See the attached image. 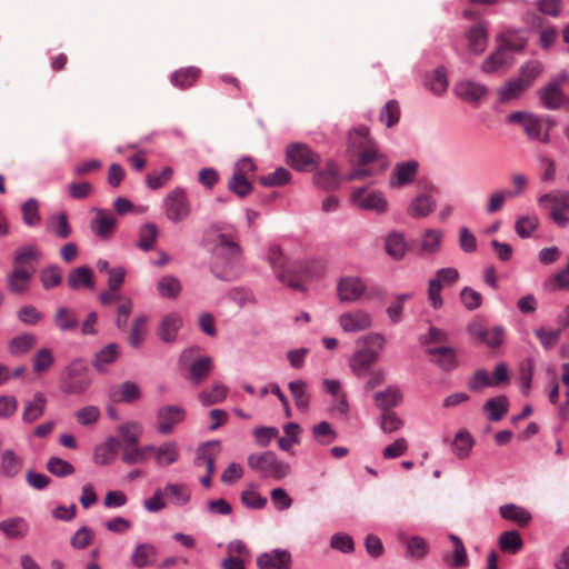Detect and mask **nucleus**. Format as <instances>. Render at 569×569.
Listing matches in <instances>:
<instances>
[{"instance_id":"9d476101","label":"nucleus","mask_w":569,"mask_h":569,"mask_svg":"<svg viewBox=\"0 0 569 569\" xmlns=\"http://www.w3.org/2000/svg\"><path fill=\"white\" fill-rule=\"evenodd\" d=\"M366 188H357L352 191L350 200L351 202L362 209L368 211H373L376 213H383L388 209V201L385 194L381 191H371L368 194H365Z\"/></svg>"},{"instance_id":"774afa93","label":"nucleus","mask_w":569,"mask_h":569,"mask_svg":"<svg viewBox=\"0 0 569 569\" xmlns=\"http://www.w3.org/2000/svg\"><path fill=\"white\" fill-rule=\"evenodd\" d=\"M228 188L240 198L247 197L252 191V184L249 182L248 178L236 172H232L228 181Z\"/></svg>"},{"instance_id":"aec40b11","label":"nucleus","mask_w":569,"mask_h":569,"mask_svg":"<svg viewBox=\"0 0 569 569\" xmlns=\"http://www.w3.org/2000/svg\"><path fill=\"white\" fill-rule=\"evenodd\" d=\"M373 401L381 412L392 411V408L402 402V392L398 386L389 385L386 389L373 395Z\"/></svg>"},{"instance_id":"6e6552de","label":"nucleus","mask_w":569,"mask_h":569,"mask_svg":"<svg viewBox=\"0 0 569 569\" xmlns=\"http://www.w3.org/2000/svg\"><path fill=\"white\" fill-rule=\"evenodd\" d=\"M550 203V218L559 227L565 228L569 224V191L558 190L548 192L538 198V203L543 206Z\"/></svg>"},{"instance_id":"2eb2a0df","label":"nucleus","mask_w":569,"mask_h":569,"mask_svg":"<svg viewBox=\"0 0 569 569\" xmlns=\"http://www.w3.org/2000/svg\"><path fill=\"white\" fill-rule=\"evenodd\" d=\"M256 561L259 569H291L292 566L291 553L278 548L260 553Z\"/></svg>"},{"instance_id":"5701e85b","label":"nucleus","mask_w":569,"mask_h":569,"mask_svg":"<svg viewBox=\"0 0 569 569\" xmlns=\"http://www.w3.org/2000/svg\"><path fill=\"white\" fill-rule=\"evenodd\" d=\"M47 397L43 392L37 391L32 399L27 400L23 406L22 421L24 423H32L41 418L47 408Z\"/></svg>"},{"instance_id":"de8ad7c7","label":"nucleus","mask_w":569,"mask_h":569,"mask_svg":"<svg viewBox=\"0 0 569 569\" xmlns=\"http://www.w3.org/2000/svg\"><path fill=\"white\" fill-rule=\"evenodd\" d=\"M500 516L521 526L527 525L531 520V515L527 509L513 503L501 506Z\"/></svg>"},{"instance_id":"79ce46f5","label":"nucleus","mask_w":569,"mask_h":569,"mask_svg":"<svg viewBox=\"0 0 569 569\" xmlns=\"http://www.w3.org/2000/svg\"><path fill=\"white\" fill-rule=\"evenodd\" d=\"M522 127L530 139L538 140L542 143H547L549 141V132L548 129H545L543 120L541 118L530 114Z\"/></svg>"},{"instance_id":"c9c22d12","label":"nucleus","mask_w":569,"mask_h":569,"mask_svg":"<svg viewBox=\"0 0 569 569\" xmlns=\"http://www.w3.org/2000/svg\"><path fill=\"white\" fill-rule=\"evenodd\" d=\"M288 387L297 408L301 412H307L309 410L311 399L307 382L303 380H295L290 381Z\"/></svg>"},{"instance_id":"393cba45","label":"nucleus","mask_w":569,"mask_h":569,"mask_svg":"<svg viewBox=\"0 0 569 569\" xmlns=\"http://www.w3.org/2000/svg\"><path fill=\"white\" fill-rule=\"evenodd\" d=\"M359 164L366 167L369 163H377L378 169L377 172L381 173L389 167V160L387 156L381 152L376 143V141L371 142L363 150L358 153Z\"/></svg>"},{"instance_id":"a878e982","label":"nucleus","mask_w":569,"mask_h":569,"mask_svg":"<svg viewBox=\"0 0 569 569\" xmlns=\"http://www.w3.org/2000/svg\"><path fill=\"white\" fill-rule=\"evenodd\" d=\"M67 284L74 291L83 288L92 290L94 288V281L91 269L86 266L74 268L68 274Z\"/></svg>"},{"instance_id":"09e8293b","label":"nucleus","mask_w":569,"mask_h":569,"mask_svg":"<svg viewBox=\"0 0 569 569\" xmlns=\"http://www.w3.org/2000/svg\"><path fill=\"white\" fill-rule=\"evenodd\" d=\"M22 466V460L12 451L6 450L0 460V472L1 475L13 478L16 477Z\"/></svg>"},{"instance_id":"39448f33","label":"nucleus","mask_w":569,"mask_h":569,"mask_svg":"<svg viewBox=\"0 0 569 569\" xmlns=\"http://www.w3.org/2000/svg\"><path fill=\"white\" fill-rule=\"evenodd\" d=\"M287 163L299 172H311L321 162L319 153L313 151L308 144L293 142L286 148Z\"/></svg>"},{"instance_id":"ea45409f","label":"nucleus","mask_w":569,"mask_h":569,"mask_svg":"<svg viewBox=\"0 0 569 569\" xmlns=\"http://www.w3.org/2000/svg\"><path fill=\"white\" fill-rule=\"evenodd\" d=\"M540 99L549 110L558 109L562 103V91L560 82L553 81L540 90Z\"/></svg>"},{"instance_id":"8fccbe9b","label":"nucleus","mask_w":569,"mask_h":569,"mask_svg":"<svg viewBox=\"0 0 569 569\" xmlns=\"http://www.w3.org/2000/svg\"><path fill=\"white\" fill-rule=\"evenodd\" d=\"M523 546L520 533L516 530L503 531L499 537V547L503 552L518 553Z\"/></svg>"},{"instance_id":"49530a36","label":"nucleus","mask_w":569,"mask_h":569,"mask_svg":"<svg viewBox=\"0 0 569 569\" xmlns=\"http://www.w3.org/2000/svg\"><path fill=\"white\" fill-rule=\"evenodd\" d=\"M473 445L475 440L469 432L459 431L456 433L451 445L452 452L458 459H466L469 457Z\"/></svg>"},{"instance_id":"e433bc0d","label":"nucleus","mask_w":569,"mask_h":569,"mask_svg":"<svg viewBox=\"0 0 569 569\" xmlns=\"http://www.w3.org/2000/svg\"><path fill=\"white\" fill-rule=\"evenodd\" d=\"M385 249L393 260H401L407 252L405 236L397 231L390 232L385 240Z\"/></svg>"},{"instance_id":"2f4dec72","label":"nucleus","mask_w":569,"mask_h":569,"mask_svg":"<svg viewBox=\"0 0 569 569\" xmlns=\"http://www.w3.org/2000/svg\"><path fill=\"white\" fill-rule=\"evenodd\" d=\"M0 531L9 539H19L28 535L29 525L21 517L8 518L0 521Z\"/></svg>"},{"instance_id":"f704fd0d","label":"nucleus","mask_w":569,"mask_h":569,"mask_svg":"<svg viewBox=\"0 0 569 569\" xmlns=\"http://www.w3.org/2000/svg\"><path fill=\"white\" fill-rule=\"evenodd\" d=\"M375 140L369 134V128L359 126L351 130L348 134V151L359 153Z\"/></svg>"},{"instance_id":"bf43d9fd","label":"nucleus","mask_w":569,"mask_h":569,"mask_svg":"<svg viewBox=\"0 0 569 569\" xmlns=\"http://www.w3.org/2000/svg\"><path fill=\"white\" fill-rule=\"evenodd\" d=\"M267 260H268L269 264L271 266V268L276 272H278L279 280L284 282L286 276L283 273V269L286 267V257L278 246L272 244L269 247L268 253H267Z\"/></svg>"},{"instance_id":"c85d7f7f","label":"nucleus","mask_w":569,"mask_h":569,"mask_svg":"<svg viewBox=\"0 0 569 569\" xmlns=\"http://www.w3.org/2000/svg\"><path fill=\"white\" fill-rule=\"evenodd\" d=\"M118 357L119 347L117 343L111 342L96 353L92 366L98 372H107L109 366L112 365Z\"/></svg>"},{"instance_id":"dca6fc26","label":"nucleus","mask_w":569,"mask_h":569,"mask_svg":"<svg viewBox=\"0 0 569 569\" xmlns=\"http://www.w3.org/2000/svg\"><path fill=\"white\" fill-rule=\"evenodd\" d=\"M182 325L183 319L180 313L169 312L161 318L157 335L162 342L172 343L177 340Z\"/></svg>"},{"instance_id":"72a5a7b5","label":"nucleus","mask_w":569,"mask_h":569,"mask_svg":"<svg viewBox=\"0 0 569 569\" xmlns=\"http://www.w3.org/2000/svg\"><path fill=\"white\" fill-rule=\"evenodd\" d=\"M509 401L506 396H498L488 399L482 410L490 421H499L508 412Z\"/></svg>"},{"instance_id":"052dcab7","label":"nucleus","mask_w":569,"mask_h":569,"mask_svg":"<svg viewBox=\"0 0 569 569\" xmlns=\"http://www.w3.org/2000/svg\"><path fill=\"white\" fill-rule=\"evenodd\" d=\"M40 281L44 289L58 287L62 282V270L58 264H50L40 272Z\"/></svg>"},{"instance_id":"9b49d317","label":"nucleus","mask_w":569,"mask_h":569,"mask_svg":"<svg viewBox=\"0 0 569 569\" xmlns=\"http://www.w3.org/2000/svg\"><path fill=\"white\" fill-rule=\"evenodd\" d=\"M366 291L367 284L358 276H346L337 282V296L341 302H356L363 297Z\"/></svg>"},{"instance_id":"338daca9","label":"nucleus","mask_w":569,"mask_h":569,"mask_svg":"<svg viewBox=\"0 0 569 569\" xmlns=\"http://www.w3.org/2000/svg\"><path fill=\"white\" fill-rule=\"evenodd\" d=\"M543 71V66L538 60L526 62L521 68L518 78L527 88L531 86L535 79Z\"/></svg>"},{"instance_id":"a18cd8bd","label":"nucleus","mask_w":569,"mask_h":569,"mask_svg":"<svg viewBox=\"0 0 569 569\" xmlns=\"http://www.w3.org/2000/svg\"><path fill=\"white\" fill-rule=\"evenodd\" d=\"M540 220L537 214H523L517 218L515 222V231L521 239L530 238L538 229Z\"/></svg>"},{"instance_id":"5fc2aeb1","label":"nucleus","mask_w":569,"mask_h":569,"mask_svg":"<svg viewBox=\"0 0 569 569\" xmlns=\"http://www.w3.org/2000/svg\"><path fill=\"white\" fill-rule=\"evenodd\" d=\"M228 389L218 382H214L210 389L202 390L198 399L203 406H211L218 402H221L227 397Z\"/></svg>"},{"instance_id":"cd10ccee","label":"nucleus","mask_w":569,"mask_h":569,"mask_svg":"<svg viewBox=\"0 0 569 569\" xmlns=\"http://www.w3.org/2000/svg\"><path fill=\"white\" fill-rule=\"evenodd\" d=\"M31 278V271L18 267L8 274V288L12 293L23 295L29 289Z\"/></svg>"},{"instance_id":"13d9d810","label":"nucleus","mask_w":569,"mask_h":569,"mask_svg":"<svg viewBox=\"0 0 569 569\" xmlns=\"http://www.w3.org/2000/svg\"><path fill=\"white\" fill-rule=\"evenodd\" d=\"M140 388L133 381H124L119 387L118 390L112 395L116 401L120 402H132L140 398Z\"/></svg>"},{"instance_id":"7c9ffc66","label":"nucleus","mask_w":569,"mask_h":569,"mask_svg":"<svg viewBox=\"0 0 569 569\" xmlns=\"http://www.w3.org/2000/svg\"><path fill=\"white\" fill-rule=\"evenodd\" d=\"M54 326L62 332L74 331L79 328V319L76 311L61 306L53 316Z\"/></svg>"},{"instance_id":"4468645a","label":"nucleus","mask_w":569,"mask_h":569,"mask_svg":"<svg viewBox=\"0 0 569 569\" xmlns=\"http://www.w3.org/2000/svg\"><path fill=\"white\" fill-rule=\"evenodd\" d=\"M94 212L96 216L90 221L91 231L101 240L111 239L118 222L117 218L104 209H94Z\"/></svg>"},{"instance_id":"c756f323","label":"nucleus","mask_w":569,"mask_h":569,"mask_svg":"<svg viewBox=\"0 0 569 569\" xmlns=\"http://www.w3.org/2000/svg\"><path fill=\"white\" fill-rule=\"evenodd\" d=\"M121 443L114 437H108L101 446H98L94 449L93 459L98 465H108L112 462L116 458L118 450L120 449Z\"/></svg>"},{"instance_id":"ddd939ff","label":"nucleus","mask_w":569,"mask_h":569,"mask_svg":"<svg viewBox=\"0 0 569 569\" xmlns=\"http://www.w3.org/2000/svg\"><path fill=\"white\" fill-rule=\"evenodd\" d=\"M418 170L419 162L413 159L396 163L389 178V186L395 189H400L413 183Z\"/></svg>"},{"instance_id":"e2e57ef3","label":"nucleus","mask_w":569,"mask_h":569,"mask_svg":"<svg viewBox=\"0 0 569 569\" xmlns=\"http://www.w3.org/2000/svg\"><path fill=\"white\" fill-rule=\"evenodd\" d=\"M36 343V337L32 333H23L14 337L9 343V351L13 356L27 353Z\"/></svg>"},{"instance_id":"b1692460","label":"nucleus","mask_w":569,"mask_h":569,"mask_svg":"<svg viewBox=\"0 0 569 569\" xmlns=\"http://www.w3.org/2000/svg\"><path fill=\"white\" fill-rule=\"evenodd\" d=\"M436 208V200L432 196L418 193L408 204L407 212L410 217L421 219L428 217Z\"/></svg>"},{"instance_id":"1a4fd4ad","label":"nucleus","mask_w":569,"mask_h":569,"mask_svg":"<svg viewBox=\"0 0 569 569\" xmlns=\"http://www.w3.org/2000/svg\"><path fill=\"white\" fill-rule=\"evenodd\" d=\"M338 323L343 332L357 333L370 329L372 327L373 319L369 311L356 308L342 312L338 317Z\"/></svg>"},{"instance_id":"58836bf2","label":"nucleus","mask_w":569,"mask_h":569,"mask_svg":"<svg viewBox=\"0 0 569 569\" xmlns=\"http://www.w3.org/2000/svg\"><path fill=\"white\" fill-rule=\"evenodd\" d=\"M181 289L182 287L180 280L172 274L163 276L157 282V291L159 296L164 299H177L181 292Z\"/></svg>"},{"instance_id":"6ab92c4d","label":"nucleus","mask_w":569,"mask_h":569,"mask_svg":"<svg viewBox=\"0 0 569 569\" xmlns=\"http://www.w3.org/2000/svg\"><path fill=\"white\" fill-rule=\"evenodd\" d=\"M312 182L322 190H335L340 186L339 168L336 161L328 160L322 170L315 172Z\"/></svg>"},{"instance_id":"f3484780","label":"nucleus","mask_w":569,"mask_h":569,"mask_svg":"<svg viewBox=\"0 0 569 569\" xmlns=\"http://www.w3.org/2000/svg\"><path fill=\"white\" fill-rule=\"evenodd\" d=\"M453 91L459 99L477 104L487 94L488 89L485 84L462 79L455 84Z\"/></svg>"},{"instance_id":"473e14b6","label":"nucleus","mask_w":569,"mask_h":569,"mask_svg":"<svg viewBox=\"0 0 569 569\" xmlns=\"http://www.w3.org/2000/svg\"><path fill=\"white\" fill-rule=\"evenodd\" d=\"M47 230L59 239L69 238L72 233V229L69 224L67 213L62 211L51 214L47 221Z\"/></svg>"},{"instance_id":"4c0bfd02","label":"nucleus","mask_w":569,"mask_h":569,"mask_svg":"<svg viewBox=\"0 0 569 569\" xmlns=\"http://www.w3.org/2000/svg\"><path fill=\"white\" fill-rule=\"evenodd\" d=\"M200 76V70L196 67H186L174 71L170 81L173 87L179 89H187L192 87Z\"/></svg>"},{"instance_id":"423d86ee","label":"nucleus","mask_w":569,"mask_h":569,"mask_svg":"<svg viewBox=\"0 0 569 569\" xmlns=\"http://www.w3.org/2000/svg\"><path fill=\"white\" fill-rule=\"evenodd\" d=\"M162 209L164 217L172 223H179L191 214V203L187 191L181 187L173 188L163 198Z\"/></svg>"},{"instance_id":"a211bd4d","label":"nucleus","mask_w":569,"mask_h":569,"mask_svg":"<svg viewBox=\"0 0 569 569\" xmlns=\"http://www.w3.org/2000/svg\"><path fill=\"white\" fill-rule=\"evenodd\" d=\"M213 360L209 356L192 360L188 366L184 378L194 387L200 386L212 372Z\"/></svg>"},{"instance_id":"f8f14e48","label":"nucleus","mask_w":569,"mask_h":569,"mask_svg":"<svg viewBox=\"0 0 569 569\" xmlns=\"http://www.w3.org/2000/svg\"><path fill=\"white\" fill-rule=\"evenodd\" d=\"M186 410L178 405H167L157 411V430L161 435H170L174 427L186 419Z\"/></svg>"},{"instance_id":"37998d69","label":"nucleus","mask_w":569,"mask_h":569,"mask_svg":"<svg viewBox=\"0 0 569 569\" xmlns=\"http://www.w3.org/2000/svg\"><path fill=\"white\" fill-rule=\"evenodd\" d=\"M179 459V449L174 441H166L156 449V463L167 467Z\"/></svg>"},{"instance_id":"7ed1b4c3","label":"nucleus","mask_w":569,"mask_h":569,"mask_svg":"<svg viewBox=\"0 0 569 569\" xmlns=\"http://www.w3.org/2000/svg\"><path fill=\"white\" fill-rule=\"evenodd\" d=\"M92 383V376L86 361L73 359L61 372L60 388L67 395H82Z\"/></svg>"},{"instance_id":"4d7b16f0","label":"nucleus","mask_w":569,"mask_h":569,"mask_svg":"<svg viewBox=\"0 0 569 569\" xmlns=\"http://www.w3.org/2000/svg\"><path fill=\"white\" fill-rule=\"evenodd\" d=\"M527 89V86L517 77L509 80L505 86L499 88V101L506 103L512 99L518 98Z\"/></svg>"},{"instance_id":"c03bdc74","label":"nucleus","mask_w":569,"mask_h":569,"mask_svg":"<svg viewBox=\"0 0 569 569\" xmlns=\"http://www.w3.org/2000/svg\"><path fill=\"white\" fill-rule=\"evenodd\" d=\"M220 441H211L206 445L207 448H202L197 456V463L204 465L207 473L213 476L216 468V458L219 451Z\"/></svg>"},{"instance_id":"6e6d98bb","label":"nucleus","mask_w":569,"mask_h":569,"mask_svg":"<svg viewBox=\"0 0 569 569\" xmlns=\"http://www.w3.org/2000/svg\"><path fill=\"white\" fill-rule=\"evenodd\" d=\"M22 220L28 227H37L41 223L39 202L36 198H29L21 204Z\"/></svg>"},{"instance_id":"603ef678","label":"nucleus","mask_w":569,"mask_h":569,"mask_svg":"<svg viewBox=\"0 0 569 569\" xmlns=\"http://www.w3.org/2000/svg\"><path fill=\"white\" fill-rule=\"evenodd\" d=\"M157 555L156 548L150 543H140L136 547L131 561L138 568H143L150 565Z\"/></svg>"},{"instance_id":"69168bd1","label":"nucleus","mask_w":569,"mask_h":569,"mask_svg":"<svg viewBox=\"0 0 569 569\" xmlns=\"http://www.w3.org/2000/svg\"><path fill=\"white\" fill-rule=\"evenodd\" d=\"M54 363V357L49 348L39 349L32 359L33 370L37 373H43L48 371Z\"/></svg>"},{"instance_id":"20e7f679","label":"nucleus","mask_w":569,"mask_h":569,"mask_svg":"<svg viewBox=\"0 0 569 569\" xmlns=\"http://www.w3.org/2000/svg\"><path fill=\"white\" fill-rule=\"evenodd\" d=\"M248 466L262 478L281 480L290 472V466L278 459L273 451L251 453L247 459Z\"/></svg>"},{"instance_id":"0e129e2a","label":"nucleus","mask_w":569,"mask_h":569,"mask_svg":"<svg viewBox=\"0 0 569 569\" xmlns=\"http://www.w3.org/2000/svg\"><path fill=\"white\" fill-rule=\"evenodd\" d=\"M379 118L387 128H391L397 124L400 119L399 102L395 99L389 100L380 110Z\"/></svg>"},{"instance_id":"3c124183","label":"nucleus","mask_w":569,"mask_h":569,"mask_svg":"<svg viewBox=\"0 0 569 569\" xmlns=\"http://www.w3.org/2000/svg\"><path fill=\"white\" fill-rule=\"evenodd\" d=\"M429 552V543L419 536H412L406 545V558L413 560L423 559Z\"/></svg>"},{"instance_id":"f257e3e1","label":"nucleus","mask_w":569,"mask_h":569,"mask_svg":"<svg viewBox=\"0 0 569 569\" xmlns=\"http://www.w3.org/2000/svg\"><path fill=\"white\" fill-rule=\"evenodd\" d=\"M218 239L212 269L218 278L231 281L242 272V250L237 242L228 240L224 234H220Z\"/></svg>"},{"instance_id":"680f3d73","label":"nucleus","mask_w":569,"mask_h":569,"mask_svg":"<svg viewBox=\"0 0 569 569\" xmlns=\"http://www.w3.org/2000/svg\"><path fill=\"white\" fill-rule=\"evenodd\" d=\"M429 89L435 94H442L448 88V74L445 67H438L427 79Z\"/></svg>"},{"instance_id":"4be33fe9","label":"nucleus","mask_w":569,"mask_h":569,"mask_svg":"<svg viewBox=\"0 0 569 569\" xmlns=\"http://www.w3.org/2000/svg\"><path fill=\"white\" fill-rule=\"evenodd\" d=\"M521 48L522 47L516 48L510 44H507L506 47H500L483 60L481 64V70L485 73H493L498 71L500 68L510 64L511 56L509 54L508 50L517 51L521 50Z\"/></svg>"},{"instance_id":"a19ab883","label":"nucleus","mask_w":569,"mask_h":569,"mask_svg":"<svg viewBox=\"0 0 569 569\" xmlns=\"http://www.w3.org/2000/svg\"><path fill=\"white\" fill-rule=\"evenodd\" d=\"M158 236L159 229L156 223L148 222L142 224L139 228V239L137 241V247L144 252L154 249Z\"/></svg>"},{"instance_id":"f03ea898","label":"nucleus","mask_w":569,"mask_h":569,"mask_svg":"<svg viewBox=\"0 0 569 569\" xmlns=\"http://www.w3.org/2000/svg\"><path fill=\"white\" fill-rule=\"evenodd\" d=\"M366 347L357 350L349 360L352 373L358 378L369 375L372 365L379 359V353L385 349L386 338L382 333L371 332L363 338Z\"/></svg>"},{"instance_id":"0eeeda50","label":"nucleus","mask_w":569,"mask_h":569,"mask_svg":"<svg viewBox=\"0 0 569 569\" xmlns=\"http://www.w3.org/2000/svg\"><path fill=\"white\" fill-rule=\"evenodd\" d=\"M467 330L471 338L490 349L499 348L505 342L506 329L500 325L488 328L482 320L477 318L470 321Z\"/></svg>"},{"instance_id":"412c9836","label":"nucleus","mask_w":569,"mask_h":569,"mask_svg":"<svg viewBox=\"0 0 569 569\" xmlns=\"http://www.w3.org/2000/svg\"><path fill=\"white\" fill-rule=\"evenodd\" d=\"M468 48L475 54H481L488 46L487 22L481 21L466 31Z\"/></svg>"},{"instance_id":"bb28decb","label":"nucleus","mask_w":569,"mask_h":569,"mask_svg":"<svg viewBox=\"0 0 569 569\" xmlns=\"http://www.w3.org/2000/svg\"><path fill=\"white\" fill-rule=\"evenodd\" d=\"M427 353L432 356V361L445 371H451L458 366L456 351L451 347L429 348Z\"/></svg>"},{"instance_id":"864d4df0","label":"nucleus","mask_w":569,"mask_h":569,"mask_svg":"<svg viewBox=\"0 0 569 569\" xmlns=\"http://www.w3.org/2000/svg\"><path fill=\"white\" fill-rule=\"evenodd\" d=\"M41 258V252L33 244H26L18 248L13 256V262L18 267L28 266L32 262H38Z\"/></svg>"}]
</instances>
